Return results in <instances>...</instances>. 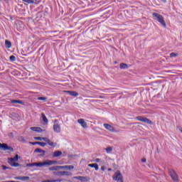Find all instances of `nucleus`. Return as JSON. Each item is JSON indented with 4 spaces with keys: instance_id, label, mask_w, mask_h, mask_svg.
<instances>
[{
    "instance_id": "49",
    "label": "nucleus",
    "mask_w": 182,
    "mask_h": 182,
    "mask_svg": "<svg viewBox=\"0 0 182 182\" xmlns=\"http://www.w3.org/2000/svg\"><path fill=\"white\" fill-rule=\"evenodd\" d=\"M112 171V168H109V169H108V171Z\"/></svg>"
},
{
    "instance_id": "38",
    "label": "nucleus",
    "mask_w": 182,
    "mask_h": 182,
    "mask_svg": "<svg viewBox=\"0 0 182 182\" xmlns=\"http://www.w3.org/2000/svg\"><path fill=\"white\" fill-rule=\"evenodd\" d=\"M38 143H39V141L30 142V144H32L33 146H35V145H36V144H39Z\"/></svg>"
},
{
    "instance_id": "44",
    "label": "nucleus",
    "mask_w": 182,
    "mask_h": 182,
    "mask_svg": "<svg viewBox=\"0 0 182 182\" xmlns=\"http://www.w3.org/2000/svg\"><path fill=\"white\" fill-rule=\"evenodd\" d=\"M54 181H55V182H61V181H62V179L54 180Z\"/></svg>"
},
{
    "instance_id": "15",
    "label": "nucleus",
    "mask_w": 182,
    "mask_h": 182,
    "mask_svg": "<svg viewBox=\"0 0 182 182\" xmlns=\"http://www.w3.org/2000/svg\"><path fill=\"white\" fill-rule=\"evenodd\" d=\"M31 130H33V132H37V133H42V132H43L42 128L36 127H31Z\"/></svg>"
},
{
    "instance_id": "4",
    "label": "nucleus",
    "mask_w": 182,
    "mask_h": 182,
    "mask_svg": "<svg viewBox=\"0 0 182 182\" xmlns=\"http://www.w3.org/2000/svg\"><path fill=\"white\" fill-rule=\"evenodd\" d=\"M136 120H139V122H142L143 123H146V124H153V122L151 120L149 119V118L144 117L142 116H138L136 117Z\"/></svg>"
},
{
    "instance_id": "43",
    "label": "nucleus",
    "mask_w": 182,
    "mask_h": 182,
    "mask_svg": "<svg viewBox=\"0 0 182 182\" xmlns=\"http://www.w3.org/2000/svg\"><path fill=\"white\" fill-rule=\"evenodd\" d=\"M101 170H102V171H105V170H106V167L102 166Z\"/></svg>"
},
{
    "instance_id": "45",
    "label": "nucleus",
    "mask_w": 182,
    "mask_h": 182,
    "mask_svg": "<svg viewBox=\"0 0 182 182\" xmlns=\"http://www.w3.org/2000/svg\"><path fill=\"white\" fill-rule=\"evenodd\" d=\"M178 130L181 132V133H182V129H181V127H178Z\"/></svg>"
},
{
    "instance_id": "9",
    "label": "nucleus",
    "mask_w": 182,
    "mask_h": 182,
    "mask_svg": "<svg viewBox=\"0 0 182 182\" xmlns=\"http://www.w3.org/2000/svg\"><path fill=\"white\" fill-rule=\"evenodd\" d=\"M55 176H69V172L68 171H57L54 172Z\"/></svg>"
},
{
    "instance_id": "18",
    "label": "nucleus",
    "mask_w": 182,
    "mask_h": 182,
    "mask_svg": "<svg viewBox=\"0 0 182 182\" xmlns=\"http://www.w3.org/2000/svg\"><path fill=\"white\" fill-rule=\"evenodd\" d=\"M88 167L95 168L96 171L99 170V165H97V164H88Z\"/></svg>"
},
{
    "instance_id": "31",
    "label": "nucleus",
    "mask_w": 182,
    "mask_h": 182,
    "mask_svg": "<svg viewBox=\"0 0 182 182\" xmlns=\"http://www.w3.org/2000/svg\"><path fill=\"white\" fill-rule=\"evenodd\" d=\"M38 146H41V147H45V146H46V143L38 141Z\"/></svg>"
},
{
    "instance_id": "22",
    "label": "nucleus",
    "mask_w": 182,
    "mask_h": 182,
    "mask_svg": "<svg viewBox=\"0 0 182 182\" xmlns=\"http://www.w3.org/2000/svg\"><path fill=\"white\" fill-rule=\"evenodd\" d=\"M62 168H67V170H73V168H75L74 166L72 165H69V166H61V169Z\"/></svg>"
},
{
    "instance_id": "17",
    "label": "nucleus",
    "mask_w": 182,
    "mask_h": 182,
    "mask_svg": "<svg viewBox=\"0 0 182 182\" xmlns=\"http://www.w3.org/2000/svg\"><path fill=\"white\" fill-rule=\"evenodd\" d=\"M62 156V151H55L53 154V157H60Z\"/></svg>"
},
{
    "instance_id": "33",
    "label": "nucleus",
    "mask_w": 182,
    "mask_h": 182,
    "mask_svg": "<svg viewBox=\"0 0 182 182\" xmlns=\"http://www.w3.org/2000/svg\"><path fill=\"white\" fill-rule=\"evenodd\" d=\"M34 140H39L40 141H42L43 137L41 136H35Z\"/></svg>"
},
{
    "instance_id": "34",
    "label": "nucleus",
    "mask_w": 182,
    "mask_h": 182,
    "mask_svg": "<svg viewBox=\"0 0 182 182\" xmlns=\"http://www.w3.org/2000/svg\"><path fill=\"white\" fill-rule=\"evenodd\" d=\"M36 166V165H35V163L28 164L26 165L27 167H33V166Z\"/></svg>"
},
{
    "instance_id": "48",
    "label": "nucleus",
    "mask_w": 182,
    "mask_h": 182,
    "mask_svg": "<svg viewBox=\"0 0 182 182\" xmlns=\"http://www.w3.org/2000/svg\"><path fill=\"white\" fill-rule=\"evenodd\" d=\"M162 2H164V4H166L167 2V0H161Z\"/></svg>"
},
{
    "instance_id": "24",
    "label": "nucleus",
    "mask_w": 182,
    "mask_h": 182,
    "mask_svg": "<svg viewBox=\"0 0 182 182\" xmlns=\"http://www.w3.org/2000/svg\"><path fill=\"white\" fill-rule=\"evenodd\" d=\"M5 45H6V48H7L8 49H9V48H11L12 46V43H11V41L8 40L5 41Z\"/></svg>"
},
{
    "instance_id": "27",
    "label": "nucleus",
    "mask_w": 182,
    "mask_h": 182,
    "mask_svg": "<svg viewBox=\"0 0 182 182\" xmlns=\"http://www.w3.org/2000/svg\"><path fill=\"white\" fill-rule=\"evenodd\" d=\"M105 150L107 153H111L112 151H113V148L112 146H108L107 148H106Z\"/></svg>"
},
{
    "instance_id": "40",
    "label": "nucleus",
    "mask_w": 182,
    "mask_h": 182,
    "mask_svg": "<svg viewBox=\"0 0 182 182\" xmlns=\"http://www.w3.org/2000/svg\"><path fill=\"white\" fill-rule=\"evenodd\" d=\"M43 182H56V181H54V180H46V181H43Z\"/></svg>"
},
{
    "instance_id": "36",
    "label": "nucleus",
    "mask_w": 182,
    "mask_h": 182,
    "mask_svg": "<svg viewBox=\"0 0 182 182\" xmlns=\"http://www.w3.org/2000/svg\"><path fill=\"white\" fill-rule=\"evenodd\" d=\"M21 180H29V176H21Z\"/></svg>"
},
{
    "instance_id": "19",
    "label": "nucleus",
    "mask_w": 182,
    "mask_h": 182,
    "mask_svg": "<svg viewBox=\"0 0 182 182\" xmlns=\"http://www.w3.org/2000/svg\"><path fill=\"white\" fill-rule=\"evenodd\" d=\"M41 117L43 119V122H44L46 124H48V118L46 117V115H45V113L41 114Z\"/></svg>"
},
{
    "instance_id": "12",
    "label": "nucleus",
    "mask_w": 182,
    "mask_h": 182,
    "mask_svg": "<svg viewBox=\"0 0 182 182\" xmlns=\"http://www.w3.org/2000/svg\"><path fill=\"white\" fill-rule=\"evenodd\" d=\"M11 103H13L14 105H24L25 103L23 102V101L22 100H11L10 101Z\"/></svg>"
},
{
    "instance_id": "41",
    "label": "nucleus",
    "mask_w": 182,
    "mask_h": 182,
    "mask_svg": "<svg viewBox=\"0 0 182 182\" xmlns=\"http://www.w3.org/2000/svg\"><path fill=\"white\" fill-rule=\"evenodd\" d=\"M14 178H15V180H21L22 176H16Z\"/></svg>"
},
{
    "instance_id": "37",
    "label": "nucleus",
    "mask_w": 182,
    "mask_h": 182,
    "mask_svg": "<svg viewBox=\"0 0 182 182\" xmlns=\"http://www.w3.org/2000/svg\"><path fill=\"white\" fill-rule=\"evenodd\" d=\"M9 137H10L11 139H14V133L12 132L9 133Z\"/></svg>"
},
{
    "instance_id": "6",
    "label": "nucleus",
    "mask_w": 182,
    "mask_h": 182,
    "mask_svg": "<svg viewBox=\"0 0 182 182\" xmlns=\"http://www.w3.org/2000/svg\"><path fill=\"white\" fill-rule=\"evenodd\" d=\"M73 178L74 180H79L80 181H82V182H87V181H90V178L87 176H73Z\"/></svg>"
},
{
    "instance_id": "7",
    "label": "nucleus",
    "mask_w": 182,
    "mask_h": 182,
    "mask_svg": "<svg viewBox=\"0 0 182 182\" xmlns=\"http://www.w3.org/2000/svg\"><path fill=\"white\" fill-rule=\"evenodd\" d=\"M34 153H40V154H38V157H43V156L46 154V151L42 150L40 148H37L35 149Z\"/></svg>"
},
{
    "instance_id": "30",
    "label": "nucleus",
    "mask_w": 182,
    "mask_h": 182,
    "mask_svg": "<svg viewBox=\"0 0 182 182\" xmlns=\"http://www.w3.org/2000/svg\"><path fill=\"white\" fill-rule=\"evenodd\" d=\"M176 56H178V53H171L170 54V58H176Z\"/></svg>"
},
{
    "instance_id": "46",
    "label": "nucleus",
    "mask_w": 182,
    "mask_h": 182,
    "mask_svg": "<svg viewBox=\"0 0 182 182\" xmlns=\"http://www.w3.org/2000/svg\"><path fill=\"white\" fill-rule=\"evenodd\" d=\"M95 161H96V163H99V161H100V159H96Z\"/></svg>"
},
{
    "instance_id": "2",
    "label": "nucleus",
    "mask_w": 182,
    "mask_h": 182,
    "mask_svg": "<svg viewBox=\"0 0 182 182\" xmlns=\"http://www.w3.org/2000/svg\"><path fill=\"white\" fill-rule=\"evenodd\" d=\"M113 180L115 181L123 182V175L120 173V171H117L113 176Z\"/></svg>"
},
{
    "instance_id": "29",
    "label": "nucleus",
    "mask_w": 182,
    "mask_h": 182,
    "mask_svg": "<svg viewBox=\"0 0 182 182\" xmlns=\"http://www.w3.org/2000/svg\"><path fill=\"white\" fill-rule=\"evenodd\" d=\"M9 59L11 62H15V60H16V57H15V55H11Z\"/></svg>"
},
{
    "instance_id": "5",
    "label": "nucleus",
    "mask_w": 182,
    "mask_h": 182,
    "mask_svg": "<svg viewBox=\"0 0 182 182\" xmlns=\"http://www.w3.org/2000/svg\"><path fill=\"white\" fill-rule=\"evenodd\" d=\"M0 150H4V151H6V150H9V151H14V148H12V146H8L5 143H0Z\"/></svg>"
},
{
    "instance_id": "3",
    "label": "nucleus",
    "mask_w": 182,
    "mask_h": 182,
    "mask_svg": "<svg viewBox=\"0 0 182 182\" xmlns=\"http://www.w3.org/2000/svg\"><path fill=\"white\" fill-rule=\"evenodd\" d=\"M168 173H169L170 177L172 178V180L174 182H178V176L177 175V173H176V171L174 170L169 169Z\"/></svg>"
},
{
    "instance_id": "21",
    "label": "nucleus",
    "mask_w": 182,
    "mask_h": 182,
    "mask_svg": "<svg viewBox=\"0 0 182 182\" xmlns=\"http://www.w3.org/2000/svg\"><path fill=\"white\" fill-rule=\"evenodd\" d=\"M69 95L70 96H74L75 97L79 96V93H77L76 91H68Z\"/></svg>"
},
{
    "instance_id": "42",
    "label": "nucleus",
    "mask_w": 182,
    "mask_h": 182,
    "mask_svg": "<svg viewBox=\"0 0 182 182\" xmlns=\"http://www.w3.org/2000/svg\"><path fill=\"white\" fill-rule=\"evenodd\" d=\"M141 161H142V163H146V158H143V159H141Z\"/></svg>"
},
{
    "instance_id": "28",
    "label": "nucleus",
    "mask_w": 182,
    "mask_h": 182,
    "mask_svg": "<svg viewBox=\"0 0 182 182\" xmlns=\"http://www.w3.org/2000/svg\"><path fill=\"white\" fill-rule=\"evenodd\" d=\"M23 2H26V4H35V1L33 0H23Z\"/></svg>"
},
{
    "instance_id": "32",
    "label": "nucleus",
    "mask_w": 182,
    "mask_h": 182,
    "mask_svg": "<svg viewBox=\"0 0 182 182\" xmlns=\"http://www.w3.org/2000/svg\"><path fill=\"white\" fill-rule=\"evenodd\" d=\"M48 100V98L45 97H38V100L45 101V100Z\"/></svg>"
},
{
    "instance_id": "11",
    "label": "nucleus",
    "mask_w": 182,
    "mask_h": 182,
    "mask_svg": "<svg viewBox=\"0 0 182 182\" xmlns=\"http://www.w3.org/2000/svg\"><path fill=\"white\" fill-rule=\"evenodd\" d=\"M18 160H19V155L16 154L14 158L9 159V163H15L16 161H18Z\"/></svg>"
},
{
    "instance_id": "35",
    "label": "nucleus",
    "mask_w": 182,
    "mask_h": 182,
    "mask_svg": "<svg viewBox=\"0 0 182 182\" xmlns=\"http://www.w3.org/2000/svg\"><path fill=\"white\" fill-rule=\"evenodd\" d=\"M43 141H46V143H48V141H50V140L46 137H43Z\"/></svg>"
},
{
    "instance_id": "8",
    "label": "nucleus",
    "mask_w": 182,
    "mask_h": 182,
    "mask_svg": "<svg viewBox=\"0 0 182 182\" xmlns=\"http://www.w3.org/2000/svg\"><path fill=\"white\" fill-rule=\"evenodd\" d=\"M50 171H59V170H62V166H51L48 168Z\"/></svg>"
},
{
    "instance_id": "23",
    "label": "nucleus",
    "mask_w": 182,
    "mask_h": 182,
    "mask_svg": "<svg viewBox=\"0 0 182 182\" xmlns=\"http://www.w3.org/2000/svg\"><path fill=\"white\" fill-rule=\"evenodd\" d=\"M119 68H120V69H129V65L127 64H126V63H122L119 65Z\"/></svg>"
},
{
    "instance_id": "50",
    "label": "nucleus",
    "mask_w": 182,
    "mask_h": 182,
    "mask_svg": "<svg viewBox=\"0 0 182 182\" xmlns=\"http://www.w3.org/2000/svg\"><path fill=\"white\" fill-rule=\"evenodd\" d=\"M11 182H19V181H11Z\"/></svg>"
},
{
    "instance_id": "14",
    "label": "nucleus",
    "mask_w": 182,
    "mask_h": 182,
    "mask_svg": "<svg viewBox=\"0 0 182 182\" xmlns=\"http://www.w3.org/2000/svg\"><path fill=\"white\" fill-rule=\"evenodd\" d=\"M35 166H36V167H43V166H48V164L46 161L44 162H36Z\"/></svg>"
},
{
    "instance_id": "39",
    "label": "nucleus",
    "mask_w": 182,
    "mask_h": 182,
    "mask_svg": "<svg viewBox=\"0 0 182 182\" xmlns=\"http://www.w3.org/2000/svg\"><path fill=\"white\" fill-rule=\"evenodd\" d=\"M2 168H3V170H8V168H9V167H7V166H5V165H3V166H2Z\"/></svg>"
},
{
    "instance_id": "51",
    "label": "nucleus",
    "mask_w": 182,
    "mask_h": 182,
    "mask_svg": "<svg viewBox=\"0 0 182 182\" xmlns=\"http://www.w3.org/2000/svg\"><path fill=\"white\" fill-rule=\"evenodd\" d=\"M95 102H99V100H95Z\"/></svg>"
},
{
    "instance_id": "47",
    "label": "nucleus",
    "mask_w": 182,
    "mask_h": 182,
    "mask_svg": "<svg viewBox=\"0 0 182 182\" xmlns=\"http://www.w3.org/2000/svg\"><path fill=\"white\" fill-rule=\"evenodd\" d=\"M99 98H100V99H105V96L100 95V96H99Z\"/></svg>"
},
{
    "instance_id": "20",
    "label": "nucleus",
    "mask_w": 182,
    "mask_h": 182,
    "mask_svg": "<svg viewBox=\"0 0 182 182\" xmlns=\"http://www.w3.org/2000/svg\"><path fill=\"white\" fill-rule=\"evenodd\" d=\"M47 166H52V164H58V161L46 160Z\"/></svg>"
},
{
    "instance_id": "13",
    "label": "nucleus",
    "mask_w": 182,
    "mask_h": 182,
    "mask_svg": "<svg viewBox=\"0 0 182 182\" xmlns=\"http://www.w3.org/2000/svg\"><path fill=\"white\" fill-rule=\"evenodd\" d=\"M104 127H105L107 130H109V132H114V127L109 124H104Z\"/></svg>"
},
{
    "instance_id": "16",
    "label": "nucleus",
    "mask_w": 182,
    "mask_h": 182,
    "mask_svg": "<svg viewBox=\"0 0 182 182\" xmlns=\"http://www.w3.org/2000/svg\"><path fill=\"white\" fill-rule=\"evenodd\" d=\"M53 130L55 133H60V125L56 124L53 126Z\"/></svg>"
},
{
    "instance_id": "25",
    "label": "nucleus",
    "mask_w": 182,
    "mask_h": 182,
    "mask_svg": "<svg viewBox=\"0 0 182 182\" xmlns=\"http://www.w3.org/2000/svg\"><path fill=\"white\" fill-rule=\"evenodd\" d=\"M9 164L11 166V167H19L21 166V164L16 162H10Z\"/></svg>"
},
{
    "instance_id": "10",
    "label": "nucleus",
    "mask_w": 182,
    "mask_h": 182,
    "mask_svg": "<svg viewBox=\"0 0 182 182\" xmlns=\"http://www.w3.org/2000/svg\"><path fill=\"white\" fill-rule=\"evenodd\" d=\"M77 123L81 124L82 127H84V129H86L87 127V123H86V122H85V119H78Z\"/></svg>"
},
{
    "instance_id": "26",
    "label": "nucleus",
    "mask_w": 182,
    "mask_h": 182,
    "mask_svg": "<svg viewBox=\"0 0 182 182\" xmlns=\"http://www.w3.org/2000/svg\"><path fill=\"white\" fill-rule=\"evenodd\" d=\"M48 144L49 146H50L51 147H56V146L58 145V144H56V142H52L50 141H48Z\"/></svg>"
},
{
    "instance_id": "1",
    "label": "nucleus",
    "mask_w": 182,
    "mask_h": 182,
    "mask_svg": "<svg viewBox=\"0 0 182 182\" xmlns=\"http://www.w3.org/2000/svg\"><path fill=\"white\" fill-rule=\"evenodd\" d=\"M152 16H154V18H155L156 21H158V22H159V23H161V25H162V26H164V28L167 26V25L166 24V21H164V17H163V16L157 13H154Z\"/></svg>"
}]
</instances>
